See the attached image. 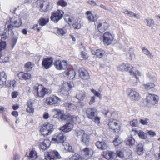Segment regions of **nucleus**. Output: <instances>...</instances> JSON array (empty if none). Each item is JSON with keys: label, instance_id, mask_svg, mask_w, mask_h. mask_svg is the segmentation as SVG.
I'll use <instances>...</instances> for the list:
<instances>
[{"label": "nucleus", "instance_id": "obj_46", "mask_svg": "<svg viewBox=\"0 0 160 160\" xmlns=\"http://www.w3.org/2000/svg\"><path fill=\"white\" fill-rule=\"evenodd\" d=\"M29 158L32 159H35L37 158V153L36 151L33 150L31 151L29 153Z\"/></svg>", "mask_w": 160, "mask_h": 160}, {"label": "nucleus", "instance_id": "obj_57", "mask_svg": "<svg viewBox=\"0 0 160 160\" xmlns=\"http://www.w3.org/2000/svg\"><path fill=\"white\" fill-rule=\"evenodd\" d=\"M117 156L121 158H124V155L123 152L121 151H118L117 152Z\"/></svg>", "mask_w": 160, "mask_h": 160}, {"label": "nucleus", "instance_id": "obj_27", "mask_svg": "<svg viewBox=\"0 0 160 160\" xmlns=\"http://www.w3.org/2000/svg\"><path fill=\"white\" fill-rule=\"evenodd\" d=\"M92 150L88 148H86L83 150V153L85 156L86 159H88L92 155Z\"/></svg>", "mask_w": 160, "mask_h": 160}, {"label": "nucleus", "instance_id": "obj_10", "mask_svg": "<svg viewBox=\"0 0 160 160\" xmlns=\"http://www.w3.org/2000/svg\"><path fill=\"white\" fill-rule=\"evenodd\" d=\"M37 4L39 7L40 11L45 12L48 10L49 5V2L48 1L38 0L37 1Z\"/></svg>", "mask_w": 160, "mask_h": 160}, {"label": "nucleus", "instance_id": "obj_47", "mask_svg": "<svg viewBox=\"0 0 160 160\" xmlns=\"http://www.w3.org/2000/svg\"><path fill=\"white\" fill-rule=\"evenodd\" d=\"M142 52L143 53L147 56H149L150 57H153L152 54L150 53L149 51L145 47H142Z\"/></svg>", "mask_w": 160, "mask_h": 160}, {"label": "nucleus", "instance_id": "obj_55", "mask_svg": "<svg viewBox=\"0 0 160 160\" xmlns=\"http://www.w3.org/2000/svg\"><path fill=\"white\" fill-rule=\"evenodd\" d=\"M130 124L133 127H136L138 125V121L136 119H134L130 122Z\"/></svg>", "mask_w": 160, "mask_h": 160}, {"label": "nucleus", "instance_id": "obj_24", "mask_svg": "<svg viewBox=\"0 0 160 160\" xmlns=\"http://www.w3.org/2000/svg\"><path fill=\"white\" fill-rule=\"evenodd\" d=\"M115 155V153L111 151H108L103 153L104 157L107 160L113 159Z\"/></svg>", "mask_w": 160, "mask_h": 160}, {"label": "nucleus", "instance_id": "obj_56", "mask_svg": "<svg viewBox=\"0 0 160 160\" xmlns=\"http://www.w3.org/2000/svg\"><path fill=\"white\" fill-rule=\"evenodd\" d=\"M73 84L72 82H67L65 83V86L66 87L68 86L69 89V90L71 89L73 87Z\"/></svg>", "mask_w": 160, "mask_h": 160}, {"label": "nucleus", "instance_id": "obj_29", "mask_svg": "<svg viewBox=\"0 0 160 160\" xmlns=\"http://www.w3.org/2000/svg\"><path fill=\"white\" fill-rule=\"evenodd\" d=\"M7 76L4 72L0 73V85H3L6 84Z\"/></svg>", "mask_w": 160, "mask_h": 160}, {"label": "nucleus", "instance_id": "obj_1", "mask_svg": "<svg viewBox=\"0 0 160 160\" xmlns=\"http://www.w3.org/2000/svg\"><path fill=\"white\" fill-rule=\"evenodd\" d=\"M34 95L38 97L43 98L45 95H48L51 93L50 89L43 87L41 85H37L34 87Z\"/></svg>", "mask_w": 160, "mask_h": 160}, {"label": "nucleus", "instance_id": "obj_25", "mask_svg": "<svg viewBox=\"0 0 160 160\" xmlns=\"http://www.w3.org/2000/svg\"><path fill=\"white\" fill-rule=\"evenodd\" d=\"M50 141L48 139H45L43 142L40 144V148L43 150H45L50 146Z\"/></svg>", "mask_w": 160, "mask_h": 160}, {"label": "nucleus", "instance_id": "obj_14", "mask_svg": "<svg viewBox=\"0 0 160 160\" xmlns=\"http://www.w3.org/2000/svg\"><path fill=\"white\" fill-rule=\"evenodd\" d=\"M146 100L148 103L154 105L158 100L159 98L154 94H149L147 96Z\"/></svg>", "mask_w": 160, "mask_h": 160}, {"label": "nucleus", "instance_id": "obj_16", "mask_svg": "<svg viewBox=\"0 0 160 160\" xmlns=\"http://www.w3.org/2000/svg\"><path fill=\"white\" fill-rule=\"evenodd\" d=\"M117 68L118 70L122 72H126L131 71V69L133 68L129 64L124 63L118 66Z\"/></svg>", "mask_w": 160, "mask_h": 160}, {"label": "nucleus", "instance_id": "obj_8", "mask_svg": "<svg viewBox=\"0 0 160 160\" xmlns=\"http://www.w3.org/2000/svg\"><path fill=\"white\" fill-rule=\"evenodd\" d=\"M65 139V137L62 133L55 134L52 138V142L53 143H62Z\"/></svg>", "mask_w": 160, "mask_h": 160}, {"label": "nucleus", "instance_id": "obj_40", "mask_svg": "<svg viewBox=\"0 0 160 160\" xmlns=\"http://www.w3.org/2000/svg\"><path fill=\"white\" fill-rule=\"evenodd\" d=\"M122 142V140L118 136H116L113 141V143L115 146H118Z\"/></svg>", "mask_w": 160, "mask_h": 160}, {"label": "nucleus", "instance_id": "obj_21", "mask_svg": "<svg viewBox=\"0 0 160 160\" xmlns=\"http://www.w3.org/2000/svg\"><path fill=\"white\" fill-rule=\"evenodd\" d=\"M144 145L142 143H139L136 146L135 152L139 155H142L144 152Z\"/></svg>", "mask_w": 160, "mask_h": 160}, {"label": "nucleus", "instance_id": "obj_36", "mask_svg": "<svg viewBox=\"0 0 160 160\" xmlns=\"http://www.w3.org/2000/svg\"><path fill=\"white\" fill-rule=\"evenodd\" d=\"M69 89L68 87H66L64 86L62 88H61L60 91V94H62L63 96H66L68 95V91Z\"/></svg>", "mask_w": 160, "mask_h": 160}, {"label": "nucleus", "instance_id": "obj_58", "mask_svg": "<svg viewBox=\"0 0 160 160\" xmlns=\"http://www.w3.org/2000/svg\"><path fill=\"white\" fill-rule=\"evenodd\" d=\"M92 92L96 96L99 97V98L101 97V95L100 93L98 92L96 90L92 89L91 90Z\"/></svg>", "mask_w": 160, "mask_h": 160}, {"label": "nucleus", "instance_id": "obj_44", "mask_svg": "<svg viewBox=\"0 0 160 160\" xmlns=\"http://www.w3.org/2000/svg\"><path fill=\"white\" fill-rule=\"evenodd\" d=\"M63 145L64 146V148L65 149H68L69 152H74V149L72 146H70L69 143H67L66 145Z\"/></svg>", "mask_w": 160, "mask_h": 160}, {"label": "nucleus", "instance_id": "obj_12", "mask_svg": "<svg viewBox=\"0 0 160 160\" xmlns=\"http://www.w3.org/2000/svg\"><path fill=\"white\" fill-rule=\"evenodd\" d=\"M77 134L78 136L82 137V141L86 145H88L89 144L90 140L89 135L85 133L84 131L83 130L78 131Z\"/></svg>", "mask_w": 160, "mask_h": 160}, {"label": "nucleus", "instance_id": "obj_62", "mask_svg": "<svg viewBox=\"0 0 160 160\" xmlns=\"http://www.w3.org/2000/svg\"><path fill=\"white\" fill-rule=\"evenodd\" d=\"M45 158L46 160H55V157H51L49 154L47 155V156L45 157Z\"/></svg>", "mask_w": 160, "mask_h": 160}, {"label": "nucleus", "instance_id": "obj_6", "mask_svg": "<svg viewBox=\"0 0 160 160\" xmlns=\"http://www.w3.org/2000/svg\"><path fill=\"white\" fill-rule=\"evenodd\" d=\"M61 99L58 97L52 95L46 99L45 102L48 105H54L55 106L58 105Z\"/></svg>", "mask_w": 160, "mask_h": 160}, {"label": "nucleus", "instance_id": "obj_52", "mask_svg": "<svg viewBox=\"0 0 160 160\" xmlns=\"http://www.w3.org/2000/svg\"><path fill=\"white\" fill-rule=\"evenodd\" d=\"M67 3L63 0H59L57 2V5L62 7H65L67 5Z\"/></svg>", "mask_w": 160, "mask_h": 160}, {"label": "nucleus", "instance_id": "obj_60", "mask_svg": "<svg viewBox=\"0 0 160 160\" xmlns=\"http://www.w3.org/2000/svg\"><path fill=\"white\" fill-rule=\"evenodd\" d=\"M139 131L136 129H132L131 131V134L132 135H134L136 134H138Z\"/></svg>", "mask_w": 160, "mask_h": 160}, {"label": "nucleus", "instance_id": "obj_2", "mask_svg": "<svg viewBox=\"0 0 160 160\" xmlns=\"http://www.w3.org/2000/svg\"><path fill=\"white\" fill-rule=\"evenodd\" d=\"M53 125L49 122L45 123L40 127V132L44 136L49 135L53 130Z\"/></svg>", "mask_w": 160, "mask_h": 160}, {"label": "nucleus", "instance_id": "obj_42", "mask_svg": "<svg viewBox=\"0 0 160 160\" xmlns=\"http://www.w3.org/2000/svg\"><path fill=\"white\" fill-rule=\"evenodd\" d=\"M34 64H32L31 62H27L24 65V68L27 69V71H30L33 67Z\"/></svg>", "mask_w": 160, "mask_h": 160}, {"label": "nucleus", "instance_id": "obj_39", "mask_svg": "<svg viewBox=\"0 0 160 160\" xmlns=\"http://www.w3.org/2000/svg\"><path fill=\"white\" fill-rule=\"evenodd\" d=\"M52 112L54 113L55 115L53 116L54 118H57L58 116L63 114L62 111L59 109H54L52 110Z\"/></svg>", "mask_w": 160, "mask_h": 160}, {"label": "nucleus", "instance_id": "obj_9", "mask_svg": "<svg viewBox=\"0 0 160 160\" xmlns=\"http://www.w3.org/2000/svg\"><path fill=\"white\" fill-rule=\"evenodd\" d=\"M54 65L57 69L59 70L66 69L67 68L68 65L66 61L65 60L61 61L59 60H55L54 63Z\"/></svg>", "mask_w": 160, "mask_h": 160}, {"label": "nucleus", "instance_id": "obj_38", "mask_svg": "<svg viewBox=\"0 0 160 160\" xmlns=\"http://www.w3.org/2000/svg\"><path fill=\"white\" fill-rule=\"evenodd\" d=\"M84 158L78 153H75L70 158V160H83Z\"/></svg>", "mask_w": 160, "mask_h": 160}, {"label": "nucleus", "instance_id": "obj_30", "mask_svg": "<svg viewBox=\"0 0 160 160\" xmlns=\"http://www.w3.org/2000/svg\"><path fill=\"white\" fill-rule=\"evenodd\" d=\"M122 12L126 14H127L128 16L131 17H134L137 19H139L140 18V16L133 13L125 9L123 10Z\"/></svg>", "mask_w": 160, "mask_h": 160}, {"label": "nucleus", "instance_id": "obj_17", "mask_svg": "<svg viewBox=\"0 0 160 160\" xmlns=\"http://www.w3.org/2000/svg\"><path fill=\"white\" fill-rule=\"evenodd\" d=\"M80 77L83 80H87L90 78V76L87 71L83 68H80L78 70Z\"/></svg>", "mask_w": 160, "mask_h": 160}, {"label": "nucleus", "instance_id": "obj_54", "mask_svg": "<svg viewBox=\"0 0 160 160\" xmlns=\"http://www.w3.org/2000/svg\"><path fill=\"white\" fill-rule=\"evenodd\" d=\"M100 118L97 116L95 117V118L93 119V120H94V121L97 124L98 126H100L101 124V123L100 122Z\"/></svg>", "mask_w": 160, "mask_h": 160}, {"label": "nucleus", "instance_id": "obj_32", "mask_svg": "<svg viewBox=\"0 0 160 160\" xmlns=\"http://www.w3.org/2000/svg\"><path fill=\"white\" fill-rule=\"evenodd\" d=\"M65 75L68 77L70 79H73L75 75V72L73 70H71L69 72H66L64 73Z\"/></svg>", "mask_w": 160, "mask_h": 160}, {"label": "nucleus", "instance_id": "obj_59", "mask_svg": "<svg viewBox=\"0 0 160 160\" xmlns=\"http://www.w3.org/2000/svg\"><path fill=\"white\" fill-rule=\"evenodd\" d=\"M140 122L142 125H147L148 124V120L146 119H141L139 121Z\"/></svg>", "mask_w": 160, "mask_h": 160}, {"label": "nucleus", "instance_id": "obj_11", "mask_svg": "<svg viewBox=\"0 0 160 160\" xmlns=\"http://www.w3.org/2000/svg\"><path fill=\"white\" fill-rule=\"evenodd\" d=\"M103 42L105 45L108 46L112 42L113 38L112 34L108 32H105L103 35Z\"/></svg>", "mask_w": 160, "mask_h": 160}, {"label": "nucleus", "instance_id": "obj_63", "mask_svg": "<svg viewBox=\"0 0 160 160\" xmlns=\"http://www.w3.org/2000/svg\"><path fill=\"white\" fill-rule=\"evenodd\" d=\"M53 154L57 158H60L61 156L59 153L56 151L54 150L53 151Z\"/></svg>", "mask_w": 160, "mask_h": 160}, {"label": "nucleus", "instance_id": "obj_48", "mask_svg": "<svg viewBox=\"0 0 160 160\" xmlns=\"http://www.w3.org/2000/svg\"><path fill=\"white\" fill-rule=\"evenodd\" d=\"M9 85L8 87L11 88L12 89H14L17 86V81L14 80H10L9 82Z\"/></svg>", "mask_w": 160, "mask_h": 160}, {"label": "nucleus", "instance_id": "obj_34", "mask_svg": "<svg viewBox=\"0 0 160 160\" xmlns=\"http://www.w3.org/2000/svg\"><path fill=\"white\" fill-rule=\"evenodd\" d=\"M49 19L48 18H40L38 20V22L39 25L41 26L45 25L49 22Z\"/></svg>", "mask_w": 160, "mask_h": 160}, {"label": "nucleus", "instance_id": "obj_23", "mask_svg": "<svg viewBox=\"0 0 160 160\" xmlns=\"http://www.w3.org/2000/svg\"><path fill=\"white\" fill-rule=\"evenodd\" d=\"M96 145L99 149L101 150H104L107 148V145L106 142L104 141H98L96 143Z\"/></svg>", "mask_w": 160, "mask_h": 160}, {"label": "nucleus", "instance_id": "obj_50", "mask_svg": "<svg viewBox=\"0 0 160 160\" xmlns=\"http://www.w3.org/2000/svg\"><path fill=\"white\" fill-rule=\"evenodd\" d=\"M66 106L67 108L69 110H72L76 108V106L75 105L71 103L66 104Z\"/></svg>", "mask_w": 160, "mask_h": 160}, {"label": "nucleus", "instance_id": "obj_15", "mask_svg": "<svg viewBox=\"0 0 160 160\" xmlns=\"http://www.w3.org/2000/svg\"><path fill=\"white\" fill-rule=\"evenodd\" d=\"M86 112L87 117L91 119H93L97 115V110L95 108H88Z\"/></svg>", "mask_w": 160, "mask_h": 160}, {"label": "nucleus", "instance_id": "obj_13", "mask_svg": "<svg viewBox=\"0 0 160 160\" xmlns=\"http://www.w3.org/2000/svg\"><path fill=\"white\" fill-rule=\"evenodd\" d=\"M109 127L113 130L115 132H118L120 129V126L117 121L114 120H111L108 124Z\"/></svg>", "mask_w": 160, "mask_h": 160}, {"label": "nucleus", "instance_id": "obj_7", "mask_svg": "<svg viewBox=\"0 0 160 160\" xmlns=\"http://www.w3.org/2000/svg\"><path fill=\"white\" fill-rule=\"evenodd\" d=\"M127 93L128 96L132 101H138L140 99L139 93L134 89H128Z\"/></svg>", "mask_w": 160, "mask_h": 160}, {"label": "nucleus", "instance_id": "obj_41", "mask_svg": "<svg viewBox=\"0 0 160 160\" xmlns=\"http://www.w3.org/2000/svg\"><path fill=\"white\" fill-rule=\"evenodd\" d=\"M129 73L131 75L135 77L137 79L138 78L139 76H140L141 75V73L139 72L138 70L134 72L132 70L130 71Z\"/></svg>", "mask_w": 160, "mask_h": 160}, {"label": "nucleus", "instance_id": "obj_31", "mask_svg": "<svg viewBox=\"0 0 160 160\" xmlns=\"http://www.w3.org/2000/svg\"><path fill=\"white\" fill-rule=\"evenodd\" d=\"M73 26L75 28L79 29L81 26V21L80 18H77L74 20L72 24Z\"/></svg>", "mask_w": 160, "mask_h": 160}, {"label": "nucleus", "instance_id": "obj_28", "mask_svg": "<svg viewBox=\"0 0 160 160\" xmlns=\"http://www.w3.org/2000/svg\"><path fill=\"white\" fill-rule=\"evenodd\" d=\"M87 18L90 22L95 21L97 18L96 16H94L91 13V11H88L86 12Z\"/></svg>", "mask_w": 160, "mask_h": 160}, {"label": "nucleus", "instance_id": "obj_51", "mask_svg": "<svg viewBox=\"0 0 160 160\" xmlns=\"http://www.w3.org/2000/svg\"><path fill=\"white\" fill-rule=\"evenodd\" d=\"M138 134L139 138L142 139H145L147 137L146 134L141 131H139V132Z\"/></svg>", "mask_w": 160, "mask_h": 160}, {"label": "nucleus", "instance_id": "obj_5", "mask_svg": "<svg viewBox=\"0 0 160 160\" xmlns=\"http://www.w3.org/2000/svg\"><path fill=\"white\" fill-rule=\"evenodd\" d=\"M64 13L62 10H58L54 11L52 14L50 18L51 20L55 23H57L62 18Z\"/></svg>", "mask_w": 160, "mask_h": 160}, {"label": "nucleus", "instance_id": "obj_22", "mask_svg": "<svg viewBox=\"0 0 160 160\" xmlns=\"http://www.w3.org/2000/svg\"><path fill=\"white\" fill-rule=\"evenodd\" d=\"M18 76L19 79L27 80L31 78V75L28 73H24L21 72L18 74Z\"/></svg>", "mask_w": 160, "mask_h": 160}, {"label": "nucleus", "instance_id": "obj_18", "mask_svg": "<svg viewBox=\"0 0 160 160\" xmlns=\"http://www.w3.org/2000/svg\"><path fill=\"white\" fill-rule=\"evenodd\" d=\"M109 24L105 21L102 22H100L97 26V28L99 31L100 32H103L108 28Z\"/></svg>", "mask_w": 160, "mask_h": 160}, {"label": "nucleus", "instance_id": "obj_20", "mask_svg": "<svg viewBox=\"0 0 160 160\" xmlns=\"http://www.w3.org/2000/svg\"><path fill=\"white\" fill-rule=\"evenodd\" d=\"M73 127V124L71 122L67 123L62 127L59 128V130L64 132H67L71 131Z\"/></svg>", "mask_w": 160, "mask_h": 160}, {"label": "nucleus", "instance_id": "obj_43", "mask_svg": "<svg viewBox=\"0 0 160 160\" xmlns=\"http://www.w3.org/2000/svg\"><path fill=\"white\" fill-rule=\"evenodd\" d=\"M96 56L99 58L102 57L103 55L105 53V51L101 49H98L96 50Z\"/></svg>", "mask_w": 160, "mask_h": 160}, {"label": "nucleus", "instance_id": "obj_35", "mask_svg": "<svg viewBox=\"0 0 160 160\" xmlns=\"http://www.w3.org/2000/svg\"><path fill=\"white\" fill-rule=\"evenodd\" d=\"M144 22L146 23V25L147 26L149 27H152L155 24L154 20L150 18L145 19Z\"/></svg>", "mask_w": 160, "mask_h": 160}, {"label": "nucleus", "instance_id": "obj_4", "mask_svg": "<svg viewBox=\"0 0 160 160\" xmlns=\"http://www.w3.org/2000/svg\"><path fill=\"white\" fill-rule=\"evenodd\" d=\"M60 119L62 121H68L69 122H73L76 123L79 122V118L77 116H73L69 114H63L60 116Z\"/></svg>", "mask_w": 160, "mask_h": 160}, {"label": "nucleus", "instance_id": "obj_33", "mask_svg": "<svg viewBox=\"0 0 160 160\" xmlns=\"http://www.w3.org/2000/svg\"><path fill=\"white\" fill-rule=\"evenodd\" d=\"M86 96L85 93L82 91H79L76 95V98L79 100H82Z\"/></svg>", "mask_w": 160, "mask_h": 160}, {"label": "nucleus", "instance_id": "obj_26", "mask_svg": "<svg viewBox=\"0 0 160 160\" xmlns=\"http://www.w3.org/2000/svg\"><path fill=\"white\" fill-rule=\"evenodd\" d=\"M126 144L129 146L130 147H133L135 143V139L132 137H128L124 141Z\"/></svg>", "mask_w": 160, "mask_h": 160}, {"label": "nucleus", "instance_id": "obj_45", "mask_svg": "<svg viewBox=\"0 0 160 160\" xmlns=\"http://www.w3.org/2000/svg\"><path fill=\"white\" fill-rule=\"evenodd\" d=\"M145 88L147 90H149L152 88H154L155 85L153 82H149L148 84L144 85Z\"/></svg>", "mask_w": 160, "mask_h": 160}, {"label": "nucleus", "instance_id": "obj_64", "mask_svg": "<svg viewBox=\"0 0 160 160\" xmlns=\"http://www.w3.org/2000/svg\"><path fill=\"white\" fill-rule=\"evenodd\" d=\"M67 19L68 20V22L69 24L72 25V23L74 22V20H75L72 17H68Z\"/></svg>", "mask_w": 160, "mask_h": 160}, {"label": "nucleus", "instance_id": "obj_53", "mask_svg": "<svg viewBox=\"0 0 160 160\" xmlns=\"http://www.w3.org/2000/svg\"><path fill=\"white\" fill-rule=\"evenodd\" d=\"M2 38L0 42V49L4 50L6 47V43L5 41H3Z\"/></svg>", "mask_w": 160, "mask_h": 160}, {"label": "nucleus", "instance_id": "obj_3", "mask_svg": "<svg viewBox=\"0 0 160 160\" xmlns=\"http://www.w3.org/2000/svg\"><path fill=\"white\" fill-rule=\"evenodd\" d=\"M10 24L8 25V30H12L13 28H19L20 27L22 24V22L20 18L18 17H14L10 18Z\"/></svg>", "mask_w": 160, "mask_h": 160}, {"label": "nucleus", "instance_id": "obj_37", "mask_svg": "<svg viewBox=\"0 0 160 160\" xmlns=\"http://www.w3.org/2000/svg\"><path fill=\"white\" fill-rule=\"evenodd\" d=\"M27 106V111L29 113H33L34 112V108L32 107V103L31 101H29L28 102Z\"/></svg>", "mask_w": 160, "mask_h": 160}, {"label": "nucleus", "instance_id": "obj_19", "mask_svg": "<svg viewBox=\"0 0 160 160\" xmlns=\"http://www.w3.org/2000/svg\"><path fill=\"white\" fill-rule=\"evenodd\" d=\"M52 61L53 60L52 58H45L43 59L42 62V65L45 68L48 69L51 66Z\"/></svg>", "mask_w": 160, "mask_h": 160}, {"label": "nucleus", "instance_id": "obj_61", "mask_svg": "<svg viewBox=\"0 0 160 160\" xmlns=\"http://www.w3.org/2000/svg\"><path fill=\"white\" fill-rule=\"evenodd\" d=\"M88 3L91 5L92 6H98L99 4H97L94 1L88 0Z\"/></svg>", "mask_w": 160, "mask_h": 160}, {"label": "nucleus", "instance_id": "obj_49", "mask_svg": "<svg viewBox=\"0 0 160 160\" xmlns=\"http://www.w3.org/2000/svg\"><path fill=\"white\" fill-rule=\"evenodd\" d=\"M66 30L65 28H58L57 30V33L58 35L62 36L66 32Z\"/></svg>", "mask_w": 160, "mask_h": 160}]
</instances>
